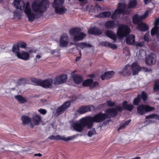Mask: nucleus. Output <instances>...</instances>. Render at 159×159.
Segmentation results:
<instances>
[{
	"label": "nucleus",
	"mask_w": 159,
	"mask_h": 159,
	"mask_svg": "<svg viewBox=\"0 0 159 159\" xmlns=\"http://www.w3.org/2000/svg\"><path fill=\"white\" fill-rule=\"evenodd\" d=\"M80 57H77L76 58V61H78L79 60V59H80Z\"/></svg>",
	"instance_id": "nucleus-60"
},
{
	"label": "nucleus",
	"mask_w": 159,
	"mask_h": 159,
	"mask_svg": "<svg viewBox=\"0 0 159 159\" xmlns=\"http://www.w3.org/2000/svg\"><path fill=\"white\" fill-rule=\"evenodd\" d=\"M138 29L141 31H146L148 29V27L145 23L141 22L138 25Z\"/></svg>",
	"instance_id": "nucleus-22"
},
{
	"label": "nucleus",
	"mask_w": 159,
	"mask_h": 159,
	"mask_svg": "<svg viewBox=\"0 0 159 159\" xmlns=\"http://www.w3.org/2000/svg\"><path fill=\"white\" fill-rule=\"evenodd\" d=\"M143 70L146 72H150L151 71V70L148 69L147 68L143 67Z\"/></svg>",
	"instance_id": "nucleus-54"
},
{
	"label": "nucleus",
	"mask_w": 159,
	"mask_h": 159,
	"mask_svg": "<svg viewBox=\"0 0 159 159\" xmlns=\"http://www.w3.org/2000/svg\"><path fill=\"white\" fill-rule=\"evenodd\" d=\"M94 109V107L92 106H84L80 108L77 110V113L83 114L85 112L92 111Z\"/></svg>",
	"instance_id": "nucleus-12"
},
{
	"label": "nucleus",
	"mask_w": 159,
	"mask_h": 159,
	"mask_svg": "<svg viewBox=\"0 0 159 159\" xmlns=\"http://www.w3.org/2000/svg\"><path fill=\"white\" fill-rule=\"evenodd\" d=\"M17 57L19 59L26 61L29 59L30 55L29 53L22 51L18 53Z\"/></svg>",
	"instance_id": "nucleus-15"
},
{
	"label": "nucleus",
	"mask_w": 159,
	"mask_h": 159,
	"mask_svg": "<svg viewBox=\"0 0 159 159\" xmlns=\"http://www.w3.org/2000/svg\"><path fill=\"white\" fill-rule=\"evenodd\" d=\"M133 22L134 24H137L138 22L142 20L141 15H139L138 14H135L134 15L132 18Z\"/></svg>",
	"instance_id": "nucleus-24"
},
{
	"label": "nucleus",
	"mask_w": 159,
	"mask_h": 159,
	"mask_svg": "<svg viewBox=\"0 0 159 159\" xmlns=\"http://www.w3.org/2000/svg\"><path fill=\"white\" fill-rule=\"evenodd\" d=\"M55 9V12L60 15L65 14L67 11V9L63 5L53 7Z\"/></svg>",
	"instance_id": "nucleus-14"
},
{
	"label": "nucleus",
	"mask_w": 159,
	"mask_h": 159,
	"mask_svg": "<svg viewBox=\"0 0 159 159\" xmlns=\"http://www.w3.org/2000/svg\"><path fill=\"white\" fill-rule=\"evenodd\" d=\"M126 6L124 3H119L118 7L114 12L111 16L112 19H116L118 15L121 13H125Z\"/></svg>",
	"instance_id": "nucleus-7"
},
{
	"label": "nucleus",
	"mask_w": 159,
	"mask_h": 159,
	"mask_svg": "<svg viewBox=\"0 0 159 159\" xmlns=\"http://www.w3.org/2000/svg\"><path fill=\"white\" fill-rule=\"evenodd\" d=\"M140 98L139 95H138V96L135 98L133 101V104L134 105H138L140 102Z\"/></svg>",
	"instance_id": "nucleus-41"
},
{
	"label": "nucleus",
	"mask_w": 159,
	"mask_h": 159,
	"mask_svg": "<svg viewBox=\"0 0 159 159\" xmlns=\"http://www.w3.org/2000/svg\"><path fill=\"white\" fill-rule=\"evenodd\" d=\"M101 44L103 46H104L106 47H108L113 49H116L117 48V46L116 45L111 44V43L107 41L102 42Z\"/></svg>",
	"instance_id": "nucleus-23"
},
{
	"label": "nucleus",
	"mask_w": 159,
	"mask_h": 159,
	"mask_svg": "<svg viewBox=\"0 0 159 159\" xmlns=\"http://www.w3.org/2000/svg\"><path fill=\"white\" fill-rule=\"evenodd\" d=\"M156 56L153 53L149 54L145 60L146 64L148 65H151L154 64L156 61Z\"/></svg>",
	"instance_id": "nucleus-11"
},
{
	"label": "nucleus",
	"mask_w": 159,
	"mask_h": 159,
	"mask_svg": "<svg viewBox=\"0 0 159 159\" xmlns=\"http://www.w3.org/2000/svg\"><path fill=\"white\" fill-rule=\"evenodd\" d=\"M67 80V77L66 75H58L52 80V83H50V86L51 85H57L65 83Z\"/></svg>",
	"instance_id": "nucleus-8"
},
{
	"label": "nucleus",
	"mask_w": 159,
	"mask_h": 159,
	"mask_svg": "<svg viewBox=\"0 0 159 159\" xmlns=\"http://www.w3.org/2000/svg\"><path fill=\"white\" fill-rule=\"evenodd\" d=\"M107 104L109 106H113L115 104V102H112L110 101H107Z\"/></svg>",
	"instance_id": "nucleus-51"
},
{
	"label": "nucleus",
	"mask_w": 159,
	"mask_h": 159,
	"mask_svg": "<svg viewBox=\"0 0 159 159\" xmlns=\"http://www.w3.org/2000/svg\"><path fill=\"white\" fill-rule=\"evenodd\" d=\"M141 98L143 101L145 102L147 99V95L144 92L142 91L141 95Z\"/></svg>",
	"instance_id": "nucleus-43"
},
{
	"label": "nucleus",
	"mask_w": 159,
	"mask_h": 159,
	"mask_svg": "<svg viewBox=\"0 0 159 159\" xmlns=\"http://www.w3.org/2000/svg\"><path fill=\"white\" fill-rule=\"evenodd\" d=\"M132 159H140V157H136L132 158Z\"/></svg>",
	"instance_id": "nucleus-61"
},
{
	"label": "nucleus",
	"mask_w": 159,
	"mask_h": 159,
	"mask_svg": "<svg viewBox=\"0 0 159 159\" xmlns=\"http://www.w3.org/2000/svg\"><path fill=\"white\" fill-rule=\"evenodd\" d=\"M95 12H100L102 11L101 7L98 5H96L94 7Z\"/></svg>",
	"instance_id": "nucleus-48"
},
{
	"label": "nucleus",
	"mask_w": 159,
	"mask_h": 159,
	"mask_svg": "<svg viewBox=\"0 0 159 159\" xmlns=\"http://www.w3.org/2000/svg\"><path fill=\"white\" fill-rule=\"evenodd\" d=\"M70 102L68 101L64 103L61 106H62V107H63L65 110L67 109L68 108L70 107Z\"/></svg>",
	"instance_id": "nucleus-42"
},
{
	"label": "nucleus",
	"mask_w": 159,
	"mask_h": 159,
	"mask_svg": "<svg viewBox=\"0 0 159 159\" xmlns=\"http://www.w3.org/2000/svg\"><path fill=\"white\" fill-rule=\"evenodd\" d=\"M118 24L117 21L108 20L105 22L104 25L107 29H112L115 28Z\"/></svg>",
	"instance_id": "nucleus-16"
},
{
	"label": "nucleus",
	"mask_w": 159,
	"mask_h": 159,
	"mask_svg": "<svg viewBox=\"0 0 159 159\" xmlns=\"http://www.w3.org/2000/svg\"><path fill=\"white\" fill-rule=\"evenodd\" d=\"M123 106L124 108L129 111H131L133 108V106L132 104H128L126 101L124 102L123 103Z\"/></svg>",
	"instance_id": "nucleus-29"
},
{
	"label": "nucleus",
	"mask_w": 159,
	"mask_h": 159,
	"mask_svg": "<svg viewBox=\"0 0 159 159\" xmlns=\"http://www.w3.org/2000/svg\"><path fill=\"white\" fill-rule=\"evenodd\" d=\"M70 38L67 34L65 33L62 34L60 38L59 46L61 48H67L75 44L72 42H70Z\"/></svg>",
	"instance_id": "nucleus-6"
},
{
	"label": "nucleus",
	"mask_w": 159,
	"mask_h": 159,
	"mask_svg": "<svg viewBox=\"0 0 159 159\" xmlns=\"http://www.w3.org/2000/svg\"><path fill=\"white\" fill-rule=\"evenodd\" d=\"M88 33L98 35L101 34V32L97 28L94 27L89 29L88 30Z\"/></svg>",
	"instance_id": "nucleus-25"
},
{
	"label": "nucleus",
	"mask_w": 159,
	"mask_h": 159,
	"mask_svg": "<svg viewBox=\"0 0 159 159\" xmlns=\"http://www.w3.org/2000/svg\"><path fill=\"white\" fill-rule=\"evenodd\" d=\"M152 0H144V3L145 4H147V3L150 2Z\"/></svg>",
	"instance_id": "nucleus-56"
},
{
	"label": "nucleus",
	"mask_w": 159,
	"mask_h": 159,
	"mask_svg": "<svg viewBox=\"0 0 159 159\" xmlns=\"http://www.w3.org/2000/svg\"><path fill=\"white\" fill-rule=\"evenodd\" d=\"M77 98V97L76 96H75L70 101V102H74L76 100Z\"/></svg>",
	"instance_id": "nucleus-58"
},
{
	"label": "nucleus",
	"mask_w": 159,
	"mask_h": 159,
	"mask_svg": "<svg viewBox=\"0 0 159 159\" xmlns=\"http://www.w3.org/2000/svg\"><path fill=\"white\" fill-rule=\"evenodd\" d=\"M51 53H52V54H53V52H52Z\"/></svg>",
	"instance_id": "nucleus-63"
},
{
	"label": "nucleus",
	"mask_w": 159,
	"mask_h": 159,
	"mask_svg": "<svg viewBox=\"0 0 159 159\" xmlns=\"http://www.w3.org/2000/svg\"><path fill=\"white\" fill-rule=\"evenodd\" d=\"M144 44V42H136L134 43V45L137 47H142Z\"/></svg>",
	"instance_id": "nucleus-47"
},
{
	"label": "nucleus",
	"mask_w": 159,
	"mask_h": 159,
	"mask_svg": "<svg viewBox=\"0 0 159 159\" xmlns=\"http://www.w3.org/2000/svg\"><path fill=\"white\" fill-rule=\"evenodd\" d=\"M42 121V119L40 116L37 114L34 116L32 118V122L34 125H38Z\"/></svg>",
	"instance_id": "nucleus-18"
},
{
	"label": "nucleus",
	"mask_w": 159,
	"mask_h": 159,
	"mask_svg": "<svg viewBox=\"0 0 159 159\" xmlns=\"http://www.w3.org/2000/svg\"><path fill=\"white\" fill-rule=\"evenodd\" d=\"M98 82H93V80H92V82L91 83V88H93L94 87H96L98 86Z\"/></svg>",
	"instance_id": "nucleus-46"
},
{
	"label": "nucleus",
	"mask_w": 159,
	"mask_h": 159,
	"mask_svg": "<svg viewBox=\"0 0 159 159\" xmlns=\"http://www.w3.org/2000/svg\"><path fill=\"white\" fill-rule=\"evenodd\" d=\"M48 3V0H42L40 2L39 0H35L31 4V11L29 2L25 4L23 1L15 0L13 4L17 10L14 11V16H21L22 11H24L29 20L32 22L38 15L42 14L47 10Z\"/></svg>",
	"instance_id": "nucleus-1"
},
{
	"label": "nucleus",
	"mask_w": 159,
	"mask_h": 159,
	"mask_svg": "<svg viewBox=\"0 0 159 159\" xmlns=\"http://www.w3.org/2000/svg\"><path fill=\"white\" fill-rule=\"evenodd\" d=\"M96 134V131L94 129H90L88 133V135L89 137H91L93 135H94Z\"/></svg>",
	"instance_id": "nucleus-45"
},
{
	"label": "nucleus",
	"mask_w": 159,
	"mask_h": 159,
	"mask_svg": "<svg viewBox=\"0 0 159 159\" xmlns=\"http://www.w3.org/2000/svg\"><path fill=\"white\" fill-rule=\"evenodd\" d=\"M64 111V109L63 107H62V106L61 105L58 107L57 109L56 112L55 113L56 116H58L61 114Z\"/></svg>",
	"instance_id": "nucleus-37"
},
{
	"label": "nucleus",
	"mask_w": 159,
	"mask_h": 159,
	"mask_svg": "<svg viewBox=\"0 0 159 159\" xmlns=\"http://www.w3.org/2000/svg\"><path fill=\"white\" fill-rule=\"evenodd\" d=\"M154 27L152 29L151 33V35L152 36L155 34L159 30V27L158 25H159V19L157 18L156 19L154 23Z\"/></svg>",
	"instance_id": "nucleus-17"
},
{
	"label": "nucleus",
	"mask_w": 159,
	"mask_h": 159,
	"mask_svg": "<svg viewBox=\"0 0 159 159\" xmlns=\"http://www.w3.org/2000/svg\"><path fill=\"white\" fill-rule=\"evenodd\" d=\"M114 74V72L113 71H107L105 72L102 75L101 78L102 80L108 79L112 78Z\"/></svg>",
	"instance_id": "nucleus-19"
},
{
	"label": "nucleus",
	"mask_w": 159,
	"mask_h": 159,
	"mask_svg": "<svg viewBox=\"0 0 159 159\" xmlns=\"http://www.w3.org/2000/svg\"><path fill=\"white\" fill-rule=\"evenodd\" d=\"M18 46L19 48H25L27 46V44L24 42H21L18 43Z\"/></svg>",
	"instance_id": "nucleus-44"
},
{
	"label": "nucleus",
	"mask_w": 159,
	"mask_h": 159,
	"mask_svg": "<svg viewBox=\"0 0 159 159\" xmlns=\"http://www.w3.org/2000/svg\"><path fill=\"white\" fill-rule=\"evenodd\" d=\"M130 120H128L125 122L120 126V127L118 129V130H119L120 129H124L126 126L127 125L130 123Z\"/></svg>",
	"instance_id": "nucleus-40"
},
{
	"label": "nucleus",
	"mask_w": 159,
	"mask_h": 159,
	"mask_svg": "<svg viewBox=\"0 0 159 159\" xmlns=\"http://www.w3.org/2000/svg\"><path fill=\"white\" fill-rule=\"evenodd\" d=\"M152 13V10L151 9L147 10L142 15H141L142 20H143L147 18L148 15Z\"/></svg>",
	"instance_id": "nucleus-33"
},
{
	"label": "nucleus",
	"mask_w": 159,
	"mask_h": 159,
	"mask_svg": "<svg viewBox=\"0 0 159 159\" xmlns=\"http://www.w3.org/2000/svg\"><path fill=\"white\" fill-rule=\"evenodd\" d=\"M146 118L149 120L150 121H154V120H159V115L156 114H152L146 116Z\"/></svg>",
	"instance_id": "nucleus-31"
},
{
	"label": "nucleus",
	"mask_w": 159,
	"mask_h": 159,
	"mask_svg": "<svg viewBox=\"0 0 159 159\" xmlns=\"http://www.w3.org/2000/svg\"><path fill=\"white\" fill-rule=\"evenodd\" d=\"M19 47L18 45H14L12 47L13 51L16 53V55L18 53H20Z\"/></svg>",
	"instance_id": "nucleus-39"
},
{
	"label": "nucleus",
	"mask_w": 159,
	"mask_h": 159,
	"mask_svg": "<svg viewBox=\"0 0 159 159\" xmlns=\"http://www.w3.org/2000/svg\"><path fill=\"white\" fill-rule=\"evenodd\" d=\"M56 139L60 140H64L65 141H68L70 140L71 139V138L70 137H69L68 138H65L63 136H61L59 135H57L54 137L52 136H50V139Z\"/></svg>",
	"instance_id": "nucleus-28"
},
{
	"label": "nucleus",
	"mask_w": 159,
	"mask_h": 159,
	"mask_svg": "<svg viewBox=\"0 0 159 159\" xmlns=\"http://www.w3.org/2000/svg\"><path fill=\"white\" fill-rule=\"evenodd\" d=\"M153 89L154 91L159 90V80H157L155 81Z\"/></svg>",
	"instance_id": "nucleus-38"
},
{
	"label": "nucleus",
	"mask_w": 159,
	"mask_h": 159,
	"mask_svg": "<svg viewBox=\"0 0 159 159\" xmlns=\"http://www.w3.org/2000/svg\"><path fill=\"white\" fill-rule=\"evenodd\" d=\"M141 70L140 66L137 63L134 62L131 66L127 65L124 68L123 71L120 72V74L124 75H129L130 74L131 71L133 72V75H135L137 74Z\"/></svg>",
	"instance_id": "nucleus-3"
},
{
	"label": "nucleus",
	"mask_w": 159,
	"mask_h": 159,
	"mask_svg": "<svg viewBox=\"0 0 159 159\" xmlns=\"http://www.w3.org/2000/svg\"><path fill=\"white\" fill-rule=\"evenodd\" d=\"M157 34V38L158 40L159 41V30H158L157 32L156 33V34Z\"/></svg>",
	"instance_id": "nucleus-57"
},
{
	"label": "nucleus",
	"mask_w": 159,
	"mask_h": 159,
	"mask_svg": "<svg viewBox=\"0 0 159 159\" xmlns=\"http://www.w3.org/2000/svg\"><path fill=\"white\" fill-rule=\"evenodd\" d=\"M41 57V55L40 54L37 55L36 57V60L37 61L39 60Z\"/></svg>",
	"instance_id": "nucleus-55"
},
{
	"label": "nucleus",
	"mask_w": 159,
	"mask_h": 159,
	"mask_svg": "<svg viewBox=\"0 0 159 159\" xmlns=\"http://www.w3.org/2000/svg\"><path fill=\"white\" fill-rule=\"evenodd\" d=\"M92 82V79L86 80L83 82V85L84 86H89L90 87Z\"/></svg>",
	"instance_id": "nucleus-35"
},
{
	"label": "nucleus",
	"mask_w": 159,
	"mask_h": 159,
	"mask_svg": "<svg viewBox=\"0 0 159 159\" xmlns=\"http://www.w3.org/2000/svg\"><path fill=\"white\" fill-rule=\"evenodd\" d=\"M144 39L145 41L147 42H148L149 41V33H147L145 34L144 37Z\"/></svg>",
	"instance_id": "nucleus-49"
},
{
	"label": "nucleus",
	"mask_w": 159,
	"mask_h": 159,
	"mask_svg": "<svg viewBox=\"0 0 159 159\" xmlns=\"http://www.w3.org/2000/svg\"><path fill=\"white\" fill-rule=\"evenodd\" d=\"M42 155L40 153H38V154H34V156H38L39 157H41L42 156Z\"/></svg>",
	"instance_id": "nucleus-59"
},
{
	"label": "nucleus",
	"mask_w": 159,
	"mask_h": 159,
	"mask_svg": "<svg viewBox=\"0 0 159 159\" xmlns=\"http://www.w3.org/2000/svg\"><path fill=\"white\" fill-rule=\"evenodd\" d=\"M122 109V107L118 106L115 109H107L106 114L100 113L93 117L86 116L80 119L78 122L74 123L72 126L75 131L81 132L84 127L87 126L88 128H90L92 127L93 122H100L107 117L115 116L117 114V111H121Z\"/></svg>",
	"instance_id": "nucleus-2"
},
{
	"label": "nucleus",
	"mask_w": 159,
	"mask_h": 159,
	"mask_svg": "<svg viewBox=\"0 0 159 159\" xmlns=\"http://www.w3.org/2000/svg\"><path fill=\"white\" fill-rule=\"evenodd\" d=\"M81 29L80 28H74L69 31V34L70 35L74 36L73 40L77 42L83 39L86 34L81 32Z\"/></svg>",
	"instance_id": "nucleus-4"
},
{
	"label": "nucleus",
	"mask_w": 159,
	"mask_h": 159,
	"mask_svg": "<svg viewBox=\"0 0 159 159\" xmlns=\"http://www.w3.org/2000/svg\"><path fill=\"white\" fill-rule=\"evenodd\" d=\"M77 47H79L83 49L86 47H90L91 45L85 43H79L76 44Z\"/></svg>",
	"instance_id": "nucleus-34"
},
{
	"label": "nucleus",
	"mask_w": 159,
	"mask_h": 159,
	"mask_svg": "<svg viewBox=\"0 0 159 159\" xmlns=\"http://www.w3.org/2000/svg\"><path fill=\"white\" fill-rule=\"evenodd\" d=\"M106 35L112 39L114 42L116 41L117 37L115 33L110 30H107L106 32Z\"/></svg>",
	"instance_id": "nucleus-21"
},
{
	"label": "nucleus",
	"mask_w": 159,
	"mask_h": 159,
	"mask_svg": "<svg viewBox=\"0 0 159 159\" xmlns=\"http://www.w3.org/2000/svg\"><path fill=\"white\" fill-rule=\"evenodd\" d=\"M130 32V28L127 25H120L118 26L116 32V35L120 39H122Z\"/></svg>",
	"instance_id": "nucleus-5"
},
{
	"label": "nucleus",
	"mask_w": 159,
	"mask_h": 159,
	"mask_svg": "<svg viewBox=\"0 0 159 159\" xmlns=\"http://www.w3.org/2000/svg\"><path fill=\"white\" fill-rule=\"evenodd\" d=\"M123 52L125 54H127L129 52V51L127 48H125L123 49Z\"/></svg>",
	"instance_id": "nucleus-53"
},
{
	"label": "nucleus",
	"mask_w": 159,
	"mask_h": 159,
	"mask_svg": "<svg viewBox=\"0 0 159 159\" xmlns=\"http://www.w3.org/2000/svg\"><path fill=\"white\" fill-rule=\"evenodd\" d=\"M142 53V55H140V57H143V56L145 55V52L144 51H140L139 52V54L141 53Z\"/></svg>",
	"instance_id": "nucleus-52"
},
{
	"label": "nucleus",
	"mask_w": 159,
	"mask_h": 159,
	"mask_svg": "<svg viewBox=\"0 0 159 159\" xmlns=\"http://www.w3.org/2000/svg\"><path fill=\"white\" fill-rule=\"evenodd\" d=\"M153 107H150L148 106H144L143 105H139L137 107L138 113L140 115H143L146 112L154 110Z\"/></svg>",
	"instance_id": "nucleus-9"
},
{
	"label": "nucleus",
	"mask_w": 159,
	"mask_h": 159,
	"mask_svg": "<svg viewBox=\"0 0 159 159\" xmlns=\"http://www.w3.org/2000/svg\"><path fill=\"white\" fill-rule=\"evenodd\" d=\"M33 81L38 85H40L45 88H48L50 85V81L49 79L42 80L39 79H34Z\"/></svg>",
	"instance_id": "nucleus-10"
},
{
	"label": "nucleus",
	"mask_w": 159,
	"mask_h": 159,
	"mask_svg": "<svg viewBox=\"0 0 159 159\" xmlns=\"http://www.w3.org/2000/svg\"><path fill=\"white\" fill-rule=\"evenodd\" d=\"M16 99L20 103H24L26 102V99L20 95H16L15 96Z\"/></svg>",
	"instance_id": "nucleus-32"
},
{
	"label": "nucleus",
	"mask_w": 159,
	"mask_h": 159,
	"mask_svg": "<svg viewBox=\"0 0 159 159\" xmlns=\"http://www.w3.org/2000/svg\"><path fill=\"white\" fill-rule=\"evenodd\" d=\"M72 78L74 82L77 84H79L82 80L81 77L78 75H73L72 76Z\"/></svg>",
	"instance_id": "nucleus-26"
},
{
	"label": "nucleus",
	"mask_w": 159,
	"mask_h": 159,
	"mask_svg": "<svg viewBox=\"0 0 159 159\" xmlns=\"http://www.w3.org/2000/svg\"><path fill=\"white\" fill-rule=\"evenodd\" d=\"M157 99L159 100V98H157Z\"/></svg>",
	"instance_id": "nucleus-64"
},
{
	"label": "nucleus",
	"mask_w": 159,
	"mask_h": 159,
	"mask_svg": "<svg viewBox=\"0 0 159 159\" xmlns=\"http://www.w3.org/2000/svg\"><path fill=\"white\" fill-rule=\"evenodd\" d=\"M136 2L135 0H130L128 7L129 8H134L136 6Z\"/></svg>",
	"instance_id": "nucleus-36"
},
{
	"label": "nucleus",
	"mask_w": 159,
	"mask_h": 159,
	"mask_svg": "<svg viewBox=\"0 0 159 159\" xmlns=\"http://www.w3.org/2000/svg\"><path fill=\"white\" fill-rule=\"evenodd\" d=\"M65 0H54L52 3V6H62Z\"/></svg>",
	"instance_id": "nucleus-30"
},
{
	"label": "nucleus",
	"mask_w": 159,
	"mask_h": 159,
	"mask_svg": "<svg viewBox=\"0 0 159 159\" xmlns=\"http://www.w3.org/2000/svg\"><path fill=\"white\" fill-rule=\"evenodd\" d=\"M21 120L23 125H25L30 124V126L32 128L34 126V124L32 122L31 119L30 117L27 116L23 115L21 116Z\"/></svg>",
	"instance_id": "nucleus-13"
},
{
	"label": "nucleus",
	"mask_w": 159,
	"mask_h": 159,
	"mask_svg": "<svg viewBox=\"0 0 159 159\" xmlns=\"http://www.w3.org/2000/svg\"><path fill=\"white\" fill-rule=\"evenodd\" d=\"M79 54L81 56V52L80 51L79 52Z\"/></svg>",
	"instance_id": "nucleus-62"
},
{
	"label": "nucleus",
	"mask_w": 159,
	"mask_h": 159,
	"mask_svg": "<svg viewBox=\"0 0 159 159\" xmlns=\"http://www.w3.org/2000/svg\"><path fill=\"white\" fill-rule=\"evenodd\" d=\"M111 13L109 11H105L100 13L97 16L98 17L108 18L111 15Z\"/></svg>",
	"instance_id": "nucleus-27"
},
{
	"label": "nucleus",
	"mask_w": 159,
	"mask_h": 159,
	"mask_svg": "<svg viewBox=\"0 0 159 159\" xmlns=\"http://www.w3.org/2000/svg\"><path fill=\"white\" fill-rule=\"evenodd\" d=\"M135 36L133 34H130L126 37V43L128 44L134 45L135 43Z\"/></svg>",
	"instance_id": "nucleus-20"
},
{
	"label": "nucleus",
	"mask_w": 159,
	"mask_h": 159,
	"mask_svg": "<svg viewBox=\"0 0 159 159\" xmlns=\"http://www.w3.org/2000/svg\"><path fill=\"white\" fill-rule=\"evenodd\" d=\"M38 111L41 114L44 115L47 113V111L43 109H38Z\"/></svg>",
	"instance_id": "nucleus-50"
}]
</instances>
